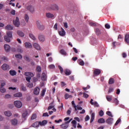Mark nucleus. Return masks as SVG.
Segmentation results:
<instances>
[{"mask_svg":"<svg viewBox=\"0 0 129 129\" xmlns=\"http://www.w3.org/2000/svg\"><path fill=\"white\" fill-rule=\"evenodd\" d=\"M105 28H106V29H110V25L107 23L105 25Z\"/></svg>","mask_w":129,"mask_h":129,"instance_id":"61","label":"nucleus"},{"mask_svg":"<svg viewBox=\"0 0 129 129\" xmlns=\"http://www.w3.org/2000/svg\"><path fill=\"white\" fill-rule=\"evenodd\" d=\"M46 17L47 18H54V15L50 13H46Z\"/></svg>","mask_w":129,"mask_h":129,"instance_id":"35","label":"nucleus"},{"mask_svg":"<svg viewBox=\"0 0 129 129\" xmlns=\"http://www.w3.org/2000/svg\"><path fill=\"white\" fill-rule=\"evenodd\" d=\"M39 124H40L39 122L36 121L32 124V126H33V127H39Z\"/></svg>","mask_w":129,"mask_h":129,"instance_id":"32","label":"nucleus"},{"mask_svg":"<svg viewBox=\"0 0 129 129\" xmlns=\"http://www.w3.org/2000/svg\"><path fill=\"white\" fill-rule=\"evenodd\" d=\"M12 96L10 94H6L5 96V98L8 99V98H11Z\"/></svg>","mask_w":129,"mask_h":129,"instance_id":"60","label":"nucleus"},{"mask_svg":"<svg viewBox=\"0 0 129 129\" xmlns=\"http://www.w3.org/2000/svg\"><path fill=\"white\" fill-rule=\"evenodd\" d=\"M4 48H5L6 52H10V51L11 50V46H10V45H9V44H5L4 45Z\"/></svg>","mask_w":129,"mask_h":129,"instance_id":"18","label":"nucleus"},{"mask_svg":"<svg viewBox=\"0 0 129 129\" xmlns=\"http://www.w3.org/2000/svg\"><path fill=\"white\" fill-rule=\"evenodd\" d=\"M11 123L13 125H17L18 124V120L16 118L11 120Z\"/></svg>","mask_w":129,"mask_h":129,"instance_id":"20","label":"nucleus"},{"mask_svg":"<svg viewBox=\"0 0 129 129\" xmlns=\"http://www.w3.org/2000/svg\"><path fill=\"white\" fill-rule=\"evenodd\" d=\"M49 69H55V65L50 64L49 66Z\"/></svg>","mask_w":129,"mask_h":129,"instance_id":"57","label":"nucleus"},{"mask_svg":"<svg viewBox=\"0 0 129 129\" xmlns=\"http://www.w3.org/2000/svg\"><path fill=\"white\" fill-rule=\"evenodd\" d=\"M64 72L66 76H69L71 74V71L69 69H66L64 70Z\"/></svg>","mask_w":129,"mask_h":129,"instance_id":"17","label":"nucleus"},{"mask_svg":"<svg viewBox=\"0 0 129 129\" xmlns=\"http://www.w3.org/2000/svg\"><path fill=\"white\" fill-rule=\"evenodd\" d=\"M61 31L58 32V34L59 36H61V37H64L65 35V30H64V29L63 28H61Z\"/></svg>","mask_w":129,"mask_h":129,"instance_id":"11","label":"nucleus"},{"mask_svg":"<svg viewBox=\"0 0 129 129\" xmlns=\"http://www.w3.org/2000/svg\"><path fill=\"white\" fill-rule=\"evenodd\" d=\"M45 92H46V90L43 89L41 93V96H44L45 95Z\"/></svg>","mask_w":129,"mask_h":129,"instance_id":"54","label":"nucleus"},{"mask_svg":"<svg viewBox=\"0 0 129 129\" xmlns=\"http://www.w3.org/2000/svg\"><path fill=\"white\" fill-rule=\"evenodd\" d=\"M92 101H93V99H91L90 101V103L92 105H94V106H96V107H98V106H99V105L98 104V103H97V102H92Z\"/></svg>","mask_w":129,"mask_h":129,"instance_id":"9","label":"nucleus"},{"mask_svg":"<svg viewBox=\"0 0 129 129\" xmlns=\"http://www.w3.org/2000/svg\"><path fill=\"white\" fill-rule=\"evenodd\" d=\"M33 47L36 49V50H41V47H40V45L38 43H34Z\"/></svg>","mask_w":129,"mask_h":129,"instance_id":"22","label":"nucleus"},{"mask_svg":"<svg viewBox=\"0 0 129 129\" xmlns=\"http://www.w3.org/2000/svg\"><path fill=\"white\" fill-rule=\"evenodd\" d=\"M15 57L17 59H22L23 58V56H22V54H21L20 53L16 54L15 55Z\"/></svg>","mask_w":129,"mask_h":129,"instance_id":"39","label":"nucleus"},{"mask_svg":"<svg viewBox=\"0 0 129 129\" xmlns=\"http://www.w3.org/2000/svg\"><path fill=\"white\" fill-rule=\"evenodd\" d=\"M7 37L9 38H13V32L12 31H8L7 32Z\"/></svg>","mask_w":129,"mask_h":129,"instance_id":"30","label":"nucleus"},{"mask_svg":"<svg viewBox=\"0 0 129 129\" xmlns=\"http://www.w3.org/2000/svg\"><path fill=\"white\" fill-rule=\"evenodd\" d=\"M28 111L25 110L23 113H22V118H24V119H26L27 116H28Z\"/></svg>","mask_w":129,"mask_h":129,"instance_id":"19","label":"nucleus"},{"mask_svg":"<svg viewBox=\"0 0 129 129\" xmlns=\"http://www.w3.org/2000/svg\"><path fill=\"white\" fill-rule=\"evenodd\" d=\"M24 59L26 60V61H28V62H30V58L29 57V56H27V55H25L24 57Z\"/></svg>","mask_w":129,"mask_h":129,"instance_id":"55","label":"nucleus"},{"mask_svg":"<svg viewBox=\"0 0 129 129\" xmlns=\"http://www.w3.org/2000/svg\"><path fill=\"white\" fill-rule=\"evenodd\" d=\"M17 33L19 37H21L22 38H24V37H25V33H24V32L21 30L17 31Z\"/></svg>","mask_w":129,"mask_h":129,"instance_id":"8","label":"nucleus"},{"mask_svg":"<svg viewBox=\"0 0 129 129\" xmlns=\"http://www.w3.org/2000/svg\"><path fill=\"white\" fill-rule=\"evenodd\" d=\"M53 29L55 30V31H57L58 30V23H55L53 26Z\"/></svg>","mask_w":129,"mask_h":129,"instance_id":"53","label":"nucleus"},{"mask_svg":"<svg viewBox=\"0 0 129 129\" xmlns=\"http://www.w3.org/2000/svg\"><path fill=\"white\" fill-rule=\"evenodd\" d=\"M38 39L40 41V42H41V43H43V42H45V36L42 34H39L38 36Z\"/></svg>","mask_w":129,"mask_h":129,"instance_id":"7","label":"nucleus"},{"mask_svg":"<svg viewBox=\"0 0 129 129\" xmlns=\"http://www.w3.org/2000/svg\"><path fill=\"white\" fill-rule=\"evenodd\" d=\"M23 94L21 92L17 93L14 95V97H22Z\"/></svg>","mask_w":129,"mask_h":129,"instance_id":"29","label":"nucleus"},{"mask_svg":"<svg viewBox=\"0 0 129 129\" xmlns=\"http://www.w3.org/2000/svg\"><path fill=\"white\" fill-rule=\"evenodd\" d=\"M25 75L27 77H30L31 78L32 77H34V74L31 72H26L25 73Z\"/></svg>","mask_w":129,"mask_h":129,"instance_id":"12","label":"nucleus"},{"mask_svg":"<svg viewBox=\"0 0 129 129\" xmlns=\"http://www.w3.org/2000/svg\"><path fill=\"white\" fill-rule=\"evenodd\" d=\"M71 121V120L66 121L65 123L60 125V127L63 129L67 128L68 126H69V125H68V124Z\"/></svg>","mask_w":129,"mask_h":129,"instance_id":"3","label":"nucleus"},{"mask_svg":"<svg viewBox=\"0 0 129 129\" xmlns=\"http://www.w3.org/2000/svg\"><path fill=\"white\" fill-rule=\"evenodd\" d=\"M72 97V95H69V94L66 93L65 95H64V98L65 99H68V98H70Z\"/></svg>","mask_w":129,"mask_h":129,"instance_id":"45","label":"nucleus"},{"mask_svg":"<svg viewBox=\"0 0 129 129\" xmlns=\"http://www.w3.org/2000/svg\"><path fill=\"white\" fill-rule=\"evenodd\" d=\"M30 38L32 39V40H36V37L34 35V34L32 33H29V34Z\"/></svg>","mask_w":129,"mask_h":129,"instance_id":"38","label":"nucleus"},{"mask_svg":"<svg viewBox=\"0 0 129 129\" xmlns=\"http://www.w3.org/2000/svg\"><path fill=\"white\" fill-rule=\"evenodd\" d=\"M2 69L3 70H9L10 69L9 68V65H7V63H4L2 66Z\"/></svg>","mask_w":129,"mask_h":129,"instance_id":"13","label":"nucleus"},{"mask_svg":"<svg viewBox=\"0 0 129 129\" xmlns=\"http://www.w3.org/2000/svg\"><path fill=\"white\" fill-rule=\"evenodd\" d=\"M121 121V119L120 118H119L118 120L116 121V122L115 123V125H117L118 123H119V122Z\"/></svg>","mask_w":129,"mask_h":129,"instance_id":"56","label":"nucleus"},{"mask_svg":"<svg viewBox=\"0 0 129 129\" xmlns=\"http://www.w3.org/2000/svg\"><path fill=\"white\" fill-rule=\"evenodd\" d=\"M98 122L99 123H104L105 122V120L103 118H101L98 120Z\"/></svg>","mask_w":129,"mask_h":129,"instance_id":"31","label":"nucleus"},{"mask_svg":"<svg viewBox=\"0 0 129 129\" xmlns=\"http://www.w3.org/2000/svg\"><path fill=\"white\" fill-rule=\"evenodd\" d=\"M41 80L42 81H46L47 80V76L44 73H42L41 75Z\"/></svg>","mask_w":129,"mask_h":129,"instance_id":"14","label":"nucleus"},{"mask_svg":"<svg viewBox=\"0 0 129 129\" xmlns=\"http://www.w3.org/2000/svg\"><path fill=\"white\" fill-rule=\"evenodd\" d=\"M10 38L11 37H9L8 36H5L4 39L6 42L10 43V42H11V39H10Z\"/></svg>","mask_w":129,"mask_h":129,"instance_id":"40","label":"nucleus"},{"mask_svg":"<svg viewBox=\"0 0 129 129\" xmlns=\"http://www.w3.org/2000/svg\"><path fill=\"white\" fill-rule=\"evenodd\" d=\"M59 53L61 54V55H64L65 56L66 55V51H65L64 49L60 50Z\"/></svg>","mask_w":129,"mask_h":129,"instance_id":"47","label":"nucleus"},{"mask_svg":"<svg viewBox=\"0 0 129 129\" xmlns=\"http://www.w3.org/2000/svg\"><path fill=\"white\" fill-rule=\"evenodd\" d=\"M4 114L6 116H8V117L12 116V112L10 111H5L4 112Z\"/></svg>","mask_w":129,"mask_h":129,"instance_id":"23","label":"nucleus"},{"mask_svg":"<svg viewBox=\"0 0 129 129\" xmlns=\"http://www.w3.org/2000/svg\"><path fill=\"white\" fill-rule=\"evenodd\" d=\"M14 105L16 107H17L18 108H21V107H22V105H23L22 102L20 101H15L14 102Z\"/></svg>","mask_w":129,"mask_h":129,"instance_id":"2","label":"nucleus"},{"mask_svg":"<svg viewBox=\"0 0 129 129\" xmlns=\"http://www.w3.org/2000/svg\"><path fill=\"white\" fill-rule=\"evenodd\" d=\"M94 118H95V113H92L91 114V119L90 120V122H92L93 120H94Z\"/></svg>","mask_w":129,"mask_h":129,"instance_id":"34","label":"nucleus"},{"mask_svg":"<svg viewBox=\"0 0 129 129\" xmlns=\"http://www.w3.org/2000/svg\"><path fill=\"white\" fill-rule=\"evenodd\" d=\"M47 122H48L47 121V120H44L42 122L39 121V124H40V125H46V124H47Z\"/></svg>","mask_w":129,"mask_h":129,"instance_id":"27","label":"nucleus"},{"mask_svg":"<svg viewBox=\"0 0 129 129\" xmlns=\"http://www.w3.org/2000/svg\"><path fill=\"white\" fill-rule=\"evenodd\" d=\"M9 72L11 76H15L17 75V72H16L15 70H10Z\"/></svg>","mask_w":129,"mask_h":129,"instance_id":"25","label":"nucleus"},{"mask_svg":"<svg viewBox=\"0 0 129 129\" xmlns=\"http://www.w3.org/2000/svg\"><path fill=\"white\" fill-rule=\"evenodd\" d=\"M13 24L16 27H19L20 26V20L19 17H16V20L13 21Z\"/></svg>","mask_w":129,"mask_h":129,"instance_id":"4","label":"nucleus"},{"mask_svg":"<svg viewBox=\"0 0 129 129\" xmlns=\"http://www.w3.org/2000/svg\"><path fill=\"white\" fill-rule=\"evenodd\" d=\"M20 90L21 91H27V88L23 84L21 85Z\"/></svg>","mask_w":129,"mask_h":129,"instance_id":"28","label":"nucleus"},{"mask_svg":"<svg viewBox=\"0 0 129 129\" xmlns=\"http://www.w3.org/2000/svg\"><path fill=\"white\" fill-rule=\"evenodd\" d=\"M95 32L97 36H99L100 34H101V32H100V30L98 28H96L95 29Z\"/></svg>","mask_w":129,"mask_h":129,"instance_id":"41","label":"nucleus"},{"mask_svg":"<svg viewBox=\"0 0 129 129\" xmlns=\"http://www.w3.org/2000/svg\"><path fill=\"white\" fill-rule=\"evenodd\" d=\"M50 10H51L52 11H58L59 7H58V6L54 4L51 6Z\"/></svg>","mask_w":129,"mask_h":129,"instance_id":"6","label":"nucleus"},{"mask_svg":"<svg viewBox=\"0 0 129 129\" xmlns=\"http://www.w3.org/2000/svg\"><path fill=\"white\" fill-rule=\"evenodd\" d=\"M0 91L1 92H2V93H5V92H6V89H5L3 87H1L0 88Z\"/></svg>","mask_w":129,"mask_h":129,"instance_id":"50","label":"nucleus"},{"mask_svg":"<svg viewBox=\"0 0 129 129\" xmlns=\"http://www.w3.org/2000/svg\"><path fill=\"white\" fill-rule=\"evenodd\" d=\"M24 45L26 49H32V48H33V45H32V44L30 42H25Z\"/></svg>","mask_w":129,"mask_h":129,"instance_id":"5","label":"nucleus"},{"mask_svg":"<svg viewBox=\"0 0 129 129\" xmlns=\"http://www.w3.org/2000/svg\"><path fill=\"white\" fill-rule=\"evenodd\" d=\"M17 51L19 53H23V49L22 48H18Z\"/></svg>","mask_w":129,"mask_h":129,"instance_id":"63","label":"nucleus"},{"mask_svg":"<svg viewBox=\"0 0 129 129\" xmlns=\"http://www.w3.org/2000/svg\"><path fill=\"white\" fill-rule=\"evenodd\" d=\"M79 61H80L79 65H80L81 66H84V61L82 59H80Z\"/></svg>","mask_w":129,"mask_h":129,"instance_id":"46","label":"nucleus"},{"mask_svg":"<svg viewBox=\"0 0 129 129\" xmlns=\"http://www.w3.org/2000/svg\"><path fill=\"white\" fill-rule=\"evenodd\" d=\"M27 9L28 10V11H30L31 13H33L34 11V7L32 6H29L28 7H27Z\"/></svg>","mask_w":129,"mask_h":129,"instance_id":"21","label":"nucleus"},{"mask_svg":"<svg viewBox=\"0 0 129 129\" xmlns=\"http://www.w3.org/2000/svg\"><path fill=\"white\" fill-rule=\"evenodd\" d=\"M24 19L26 21V22L28 23V22H29V15L25 14L24 16Z\"/></svg>","mask_w":129,"mask_h":129,"instance_id":"43","label":"nucleus"},{"mask_svg":"<svg viewBox=\"0 0 129 129\" xmlns=\"http://www.w3.org/2000/svg\"><path fill=\"white\" fill-rule=\"evenodd\" d=\"M6 30H13L14 27H13V26H12L11 25H7L6 28H5Z\"/></svg>","mask_w":129,"mask_h":129,"instance_id":"33","label":"nucleus"},{"mask_svg":"<svg viewBox=\"0 0 129 129\" xmlns=\"http://www.w3.org/2000/svg\"><path fill=\"white\" fill-rule=\"evenodd\" d=\"M124 41L129 45V34H126L125 35Z\"/></svg>","mask_w":129,"mask_h":129,"instance_id":"24","label":"nucleus"},{"mask_svg":"<svg viewBox=\"0 0 129 129\" xmlns=\"http://www.w3.org/2000/svg\"><path fill=\"white\" fill-rule=\"evenodd\" d=\"M113 120V118L111 117H108L106 120V123H108V124H112V121Z\"/></svg>","mask_w":129,"mask_h":129,"instance_id":"10","label":"nucleus"},{"mask_svg":"<svg viewBox=\"0 0 129 129\" xmlns=\"http://www.w3.org/2000/svg\"><path fill=\"white\" fill-rule=\"evenodd\" d=\"M37 118V114L35 113H33L31 116V120H34V119H36Z\"/></svg>","mask_w":129,"mask_h":129,"instance_id":"42","label":"nucleus"},{"mask_svg":"<svg viewBox=\"0 0 129 129\" xmlns=\"http://www.w3.org/2000/svg\"><path fill=\"white\" fill-rule=\"evenodd\" d=\"M2 60H3V61H8L9 59H8V57H6V56H3L2 57Z\"/></svg>","mask_w":129,"mask_h":129,"instance_id":"62","label":"nucleus"},{"mask_svg":"<svg viewBox=\"0 0 129 129\" xmlns=\"http://www.w3.org/2000/svg\"><path fill=\"white\" fill-rule=\"evenodd\" d=\"M36 24H37L38 28L39 30H41V31L44 30V26L41 25V24H40V22H39L37 21L36 22Z\"/></svg>","mask_w":129,"mask_h":129,"instance_id":"16","label":"nucleus"},{"mask_svg":"<svg viewBox=\"0 0 129 129\" xmlns=\"http://www.w3.org/2000/svg\"><path fill=\"white\" fill-rule=\"evenodd\" d=\"M36 71L40 73L42 71V68L40 66H36Z\"/></svg>","mask_w":129,"mask_h":129,"instance_id":"36","label":"nucleus"},{"mask_svg":"<svg viewBox=\"0 0 129 129\" xmlns=\"http://www.w3.org/2000/svg\"><path fill=\"white\" fill-rule=\"evenodd\" d=\"M104 114V113L103 112V111H102V110H101L99 112V115H100V116H103Z\"/></svg>","mask_w":129,"mask_h":129,"instance_id":"51","label":"nucleus"},{"mask_svg":"<svg viewBox=\"0 0 129 129\" xmlns=\"http://www.w3.org/2000/svg\"><path fill=\"white\" fill-rule=\"evenodd\" d=\"M54 106H55V105H54V102L50 103L48 107V110H50V109H52V108H54Z\"/></svg>","mask_w":129,"mask_h":129,"instance_id":"26","label":"nucleus"},{"mask_svg":"<svg viewBox=\"0 0 129 129\" xmlns=\"http://www.w3.org/2000/svg\"><path fill=\"white\" fill-rule=\"evenodd\" d=\"M83 96L85 98H88V97H89V95H88V94H87L85 93H83Z\"/></svg>","mask_w":129,"mask_h":129,"instance_id":"59","label":"nucleus"},{"mask_svg":"<svg viewBox=\"0 0 129 129\" xmlns=\"http://www.w3.org/2000/svg\"><path fill=\"white\" fill-rule=\"evenodd\" d=\"M113 91V89L112 88H109L108 93H111V92H112Z\"/></svg>","mask_w":129,"mask_h":129,"instance_id":"64","label":"nucleus"},{"mask_svg":"<svg viewBox=\"0 0 129 129\" xmlns=\"http://www.w3.org/2000/svg\"><path fill=\"white\" fill-rule=\"evenodd\" d=\"M58 68L60 70V72L61 74H63V72H64V70L63 69V68L61 67L60 66H58Z\"/></svg>","mask_w":129,"mask_h":129,"instance_id":"44","label":"nucleus"},{"mask_svg":"<svg viewBox=\"0 0 129 129\" xmlns=\"http://www.w3.org/2000/svg\"><path fill=\"white\" fill-rule=\"evenodd\" d=\"M113 103H115V104L117 105V104H118V100H117V99L116 98L114 99Z\"/></svg>","mask_w":129,"mask_h":129,"instance_id":"58","label":"nucleus"},{"mask_svg":"<svg viewBox=\"0 0 129 129\" xmlns=\"http://www.w3.org/2000/svg\"><path fill=\"white\" fill-rule=\"evenodd\" d=\"M114 83V79L111 78L109 80L108 84H113Z\"/></svg>","mask_w":129,"mask_h":129,"instance_id":"37","label":"nucleus"},{"mask_svg":"<svg viewBox=\"0 0 129 129\" xmlns=\"http://www.w3.org/2000/svg\"><path fill=\"white\" fill-rule=\"evenodd\" d=\"M106 114L107 115H108V116H110L111 117H113V115L112 114H111V112H110V111H108L106 112Z\"/></svg>","mask_w":129,"mask_h":129,"instance_id":"49","label":"nucleus"},{"mask_svg":"<svg viewBox=\"0 0 129 129\" xmlns=\"http://www.w3.org/2000/svg\"><path fill=\"white\" fill-rule=\"evenodd\" d=\"M89 25L91 26L92 27H96V26H97V25L96 24V23H94V22L89 23Z\"/></svg>","mask_w":129,"mask_h":129,"instance_id":"48","label":"nucleus"},{"mask_svg":"<svg viewBox=\"0 0 129 129\" xmlns=\"http://www.w3.org/2000/svg\"><path fill=\"white\" fill-rule=\"evenodd\" d=\"M39 93H40V88L38 87L35 88L34 90V94H35V95H38Z\"/></svg>","mask_w":129,"mask_h":129,"instance_id":"15","label":"nucleus"},{"mask_svg":"<svg viewBox=\"0 0 129 129\" xmlns=\"http://www.w3.org/2000/svg\"><path fill=\"white\" fill-rule=\"evenodd\" d=\"M100 73H101V70L98 69H95L94 70L93 76H98Z\"/></svg>","mask_w":129,"mask_h":129,"instance_id":"1","label":"nucleus"},{"mask_svg":"<svg viewBox=\"0 0 129 129\" xmlns=\"http://www.w3.org/2000/svg\"><path fill=\"white\" fill-rule=\"evenodd\" d=\"M106 97L108 101H111V96L107 95Z\"/></svg>","mask_w":129,"mask_h":129,"instance_id":"52","label":"nucleus"}]
</instances>
